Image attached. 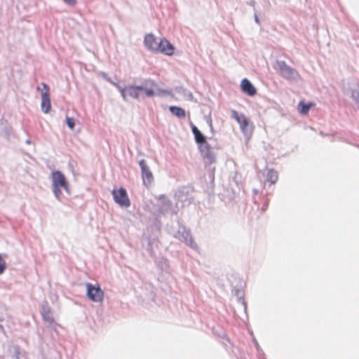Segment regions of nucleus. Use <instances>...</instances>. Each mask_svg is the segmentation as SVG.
I'll return each mask as SVG.
<instances>
[{
	"instance_id": "1",
	"label": "nucleus",
	"mask_w": 359,
	"mask_h": 359,
	"mask_svg": "<svg viewBox=\"0 0 359 359\" xmlns=\"http://www.w3.org/2000/svg\"><path fill=\"white\" fill-rule=\"evenodd\" d=\"M190 127L194 136L195 141L198 146L200 153L205 163H209L210 164L215 163V155L212 151L210 144L208 143L206 137L192 122L190 123Z\"/></svg>"
},
{
	"instance_id": "2",
	"label": "nucleus",
	"mask_w": 359,
	"mask_h": 359,
	"mask_svg": "<svg viewBox=\"0 0 359 359\" xmlns=\"http://www.w3.org/2000/svg\"><path fill=\"white\" fill-rule=\"evenodd\" d=\"M52 188L55 197L60 201H62V191L63 189L67 195H70L69 183L65 175L60 170L52 172Z\"/></svg>"
},
{
	"instance_id": "3",
	"label": "nucleus",
	"mask_w": 359,
	"mask_h": 359,
	"mask_svg": "<svg viewBox=\"0 0 359 359\" xmlns=\"http://www.w3.org/2000/svg\"><path fill=\"white\" fill-rule=\"evenodd\" d=\"M170 233L180 241L185 243L187 245L192 249L196 250L198 245L193 240L189 230L187 229L186 226L182 224L180 221H177V226H172Z\"/></svg>"
},
{
	"instance_id": "4",
	"label": "nucleus",
	"mask_w": 359,
	"mask_h": 359,
	"mask_svg": "<svg viewBox=\"0 0 359 359\" xmlns=\"http://www.w3.org/2000/svg\"><path fill=\"white\" fill-rule=\"evenodd\" d=\"M193 192L194 189L191 187H181L176 191L175 197L178 202L182 203V205H189L194 200Z\"/></svg>"
},
{
	"instance_id": "5",
	"label": "nucleus",
	"mask_w": 359,
	"mask_h": 359,
	"mask_svg": "<svg viewBox=\"0 0 359 359\" xmlns=\"http://www.w3.org/2000/svg\"><path fill=\"white\" fill-rule=\"evenodd\" d=\"M278 69L280 71L281 76L287 80L297 81L300 76L298 72L288 66L283 60L276 62Z\"/></svg>"
},
{
	"instance_id": "6",
	"label": "nucleus",
	"mask_w": 359,
	"mask_h": 359,
	"mask_svg": "<svg viewBox=\"0 0 359 359\" xmlns=\"http://www.w3.org/2000/svg\"><path fill=\"white\" fill-rule=\"evenodd\" d=\"M113 199L116 203L122 208H128L130 205V201L125 188L121 187L119 189H114L111 191Z\"/></svg>"
},
{
	"instance_id": "7",
	"label": "nucleus",
	"mask_w": 359,
	"mask_h": 359,
	"mask_svg": "<svg viewBox=\"0 0 359 359\" xmlns=\"http://www.w3.org/2000/svg\"><path fill=\"white\" fill-rule=\"evenodd\" d=\"M86 285V296L87 297L94 302H101L104 298V292L102 290L99 285H93L90 283H87Z\"/></svg>"
},
{
	"instance_id": "8",
	"label": "nucleus",
	"mask_w": 359,
	"mask_h": 359,
	"mask_svg": "<svg viewBox=\"0 0 359 359\" xmlns=\"http://www.w3.org/2000/svg\"><path fill=\"white\" fill-rule=\"evenodd\" d=\"M142 86H128L126 90H121V96L125 101H128V97L137 100H144V95L142 93Z\"/></svg>"
},
{
	"instance_id": "9",
	"label": "nucleus",
	"mask_w": 359,
	"mask_h": 359,
	"mask_svg": "<svg viewBox=\"0 0 359 359\" xmlns=\"http://www.w3.org/2000/svg\"><path fill=\"white\" fill-rule=\"evenodd\" d=\"M158 200V212L160 214L165 215L172 210V201L165 195L161 194L156 197Z\"/></svg>"
},
{
	"instance_id": "10",
	"label": "nucleus",
	"mask_w": 359,
	"mask_h": 359,
	"mask_svg": "<svg viewBox=\"0 0 359 359\" xmlns=\"http://www.w3.org/2000/svg\"><path fill=\"white\" fill-rule=\"evenodd\" d=\"M139 165L141 169V174L143 180V184L148 187L149 186L151 182L154 181V176L153 174L149 168V166L147 165L145 160L142 159L139 161Z\"/></svg>"
},
{
	"instance_id": "11",
	"label": "nucleus",
	"mask_w": 359,
	"mask_h": 359,
	"mask_svg": "<svg viewBox=\"0 0 359 359\" xmlns=\"http://www.w3.org/2000/svg\"><path fill=\"white\" fill-rule=\"evenodd\" d=\"M142 93L144 95V98L154 97L156 94L154 88L157 86L156 81L151 79H144L142 85Z\"/></svg>"
},
{
	"instance_id": "12",
	"label": "nucleus",
	"mask_w": 359,
	"mask_h": 359,
	"mask_svg": "<svg viewBox=\"0 0 359 359\" xmlns=\"http://www.w3.org/2000/svg\"><path fill=\"white\" fill-rule=\"evenodd\" d=\"M41 85L43 86V89H45L46 91L41 92V107L42 111L45 114H47L50 111V108H51L50 94H49L50 88L45 83H42Z\"/></svg>"
},
{
	"instance_id": "13",
	"label": "nucleus",
	"mask_w": 359,
	"mask_h": 359,
	"mask_svg": "<svg viewBox=\"0 0 359 359\" xmlns=\"http://www.w3.org/2000/svg\"><path fill=\"white\" fill-rule=\"evenodd\" d=\"M159 49L156 53H161L167 55H172L174 54V46L166 39H161L158 42Z\"/></svg>"
},
{
	"instance_id": "14",
	"label": "nucleus",
	"mask_w": 359,
	"mask_h": 359,
	"mask_svg": "<svg viewBox=\"0 0 359 359\" xmlns=\"http://www.w3.org/2000/svg\"><path fill=\"white\" fill-rule=\"evenodd\" d=\"M144 43L148 50L156 53L157 49H159L158 42L153 34H147L144 36Z\"/></svg>"
},
{
	"instance_id": "15",
	"label": "nucleus",
	"mask_w": 359,
	"mask_h": 359,
	"mask_svg": "<svg viewBox=\"0 0 359 359\" xmlns=\"http://www.w3.org/2000/svg\"><path fill=\"white\" fill-rule=\"evenodd\" d=\"M41 314L45 322L49 325H51L53 323L54 320L51 316V309L47 301H43L41 304Z\"/></svg>"
},
{
	"instance_id": "16",
	"label": "nucleus",
	"mask_w": 359,
	"mask_h": 359,
	"mask_svg": "<svg viewBox=\"0 0 359 359\" xmlns=\"http://www.w3.org/2000/svg\"><path fill=\"white\" fill-rule=\"evenodd\" d=\"M241 88L242 91L249 96H254L257 93L256 88L246 78L241 81Z\"/></svg>"
},
{
	"instance_id": "17",
	"label": "nucleus",
	"mask_w": 359,
	"mask_h": 359,
	"mask_svg": "<svg viewBox=\"0 0 359 359\" xmlns=\"http://www.w3.org/2000/svg\"><path fill=\"white\" fill-rule=\"evenodd\" d=\"M240 125V128L243 133L245 137H250L252 133V129L250 126V120L248 117H243L241 122L238 123Z\"/></svg>"
},
{
	"instance_id": "18",
	"label": "nucleus",
	"mask_w": 359,
	"mask_h": 359,
	"mask_svg": "<svg viewBox=\"0 0 359 359\" xmlns=\"http://www.w3.org/2000/svg\"><path fill=\"white\" fill-rule=\"evenodd\" d=\"M169 111L172 115L175 116L179 118H184L186 116V111L181 107L174 105L170 106Z\"/></svg>"
},
{
	"instance_id": "19",
	"label": "nucleus",
	"mask_w": 359,
	"mask_h": 359,
	"mask_svg": "<svg viewBox=\"0 0 359 359\" xmlns=\"http://www.w3.org/2000/svg\"><path fill=\"white\" fill-rule=\"evenodd\" d=\"M232 292L234 294V295L238 298V301L241 302L244 307L245 311L247 310V303L245 302L244 299V292L243 290L238 288H234L232 290Z\"/></svg>"
},
{
	"instance_id": "20",
	"label": "nucleus",
	"mask_w": 359,
	"mask_h": 359,
	"mask_svg": "<svg viewBox=\"0 0 359 359\" xmlns=\"http://www.w3.org/2000/svg\"><path fill=\"white\" fill-rule=\"evenodd\" d=\"M312 105V102H304L303 101H300L298 104L299 112L302 115L307 114Z\"/></svg>"
},
{
	"instance_id": "21",
	"label": "nucleus",
	"mask_w": 359,
	"mask_h": 359,
	"mask_svg": "<svg viewBox=\"0 0 359 359\" xmlns=\"http://www.w3.org/2000/svg\"><path fill=\"white\" fill-rule=\"evenodd\" d=\"M278 178V172L273 169H269L267 170L266 175V179L271 184H275Z\"/></svg>"
},
{
	"instance_id": "22",
	"label": "nucleus",
	"mask_w": 359,
	"mask_h": 359,
	"mask_svg": "<svg viewBox=\"0 0 359 359\" xmlns=\"http://www.w3.org/2000/svg\"><path fill=\"white\" fill-rule=\"evenodd\" d=\"M350 97L359 110V86L357 88L351 89Z\"/></svg>"
},
{
	"instance_id": "23",
	"label": "nucleus",
	"mask_w": 359,
	"mask_h": 359,
	"mask_svg": "<svg viewBox=\"0 0 359 359\" xmlns=\"http://www.w3.org/2000/svg\"><path fill=\"white\" fill-rule=\"evenodd\" d=\"M215 168H209L207 173L205 174V178L208 180L211 184V186L214 184L215 180Z\"/></svg>"
},
{
	"instance_id": "24",
	"label": "nucleus",
	"mask_w": 359,
	"mask_h": 359,
	"mask_svg": "<svg viewBox=\"0 0 359 359\" xmlns=\"http://www.w3.org/2000/svg\"><path fill=\"white\" fill-rule=\"evenodd\" d=\"M156 92L155 95H156L157 96H163V95H171L172 92L171 90H168V89H163V88H156Z\"/></svg>"
},
{
	"instance_id": "25",
	"label": "nucleus",
	"mask_w": 359,
	"mask_h": 359,
	"mask_svg": "<svg viewBox=\"0 0 359 359\" xmlns=\"http://www.w3.org/2000/svg\"><path fill=\"white\" fill-rule=\"evenodd\" d=\"M244 114H239L237 111H231V118L235 119L238 123H240L241 119L245 117Z\"/></svg>"
},
{
	"instance_id": "26",
	"label": "nucleus",
	"mask_w": 359,
	"mask_h": 359,
	"mask_svg": "<svg viewBox=\"0 0 359 359\" xmlns=\"http://www.w3.org/2000/svg\"><path fill=\"white\" fill-rule=\"evenodd\" d=\"M252 341H253L257 351V355L259 358H261V357L262 355H264V352H263L262 349L261 348L258 341H257V339L255 337L252 339Z\"/></svg>"
},
{
	"instance_id": "27",
	"label": "nucleus",
	"mask_w": 359,
	"mask_h": 359,
	"mask_svg": "<svg viewBox=\"0 0 359 359\" xmlns=\"http://www.w3.org/2000/svg\"><path fill=\"white\" fill-rule=\"evenodd\" d=\"M12 134V129L10 127L5 126L3 128V136L6 139L9 140Z\"/></svg>"
},
{
	"instance_id": "28",
	"label": "nucleus",
	"mask_w": 359,
	"mask_h": 359,
	"mask_svg": "<svg viewBox=\"0 0 359 359\" xmlns=\"http://www.w3.org/2000/svg\"><path fill=\"white\" fill-rule=\"evenodd\" d=\"M66 124L67 126L70 128L73 129L75 126V121L74 118L72 117H68L66 118Z\"/></svg>"
},
{
	"instance_id": "29",
	"label": "nucleus",
	"mask_w": 359,
	"mask_h": 359,
	"mask_svg": "<svg viewBox=\"0 0 359 359\" xmlns=\"http://www.w3.org/2000/svg\"><path fill=\"white\" fill-rule=\"evenodd\" d=\"M6 268V263L0 254V274H2Z\"/></svg>"
},
{
	"instance_id": "30",
	"label": "nucleus",
	"mask_w": 359,
	"mask_h": 359,
	"mask_svg": "<svg viewBox=\"0 0 359 359\" xmlns=\"http://www.w3.org/2000/svg\"><path fill=\"white\" fill-rule=\"evenodd\" d=\"M100 74H101L102 77L104 79H105L106 81H108V82H109L110 83H111V84H112V83H114V82L111 80V79L110 77H109V76H108V75H107V73L102 72L100 73Z\"/></svg>"
},
{
	"instance_id": "31",
	"label": "nucleus",
	"mask_w": 359,
	"mask_h": 359,
	"mask_svg": "<svg viewBox=\"0 0 359 359\" xmlns=\"http://www.w3.org/2000/svg\"><path fill=\"white\" fill-rule=\"evenodd\" d=\"M205 120L208 123V126H211L212 125V120L210 114L208 116H205Z\"/></svg>"
},
{
	"instance_id": "32",
	"label": "nucleus",
	"mask_w": 359,
	"mask_h": 359,
	"mask_svg": "<svg viewBox=\"0 0 359 359\" xmlns=\"http://www.w3.org/2000/svg\"><path fill=\"white\" fill-rule=\"evenodd\" d=\"M112 85H114L116 87V88L118 90V91L120 92L121 94V90H126V86L121 87V86H119L118 83H116L115 82L112 83Z\"/></svg>"
},
{
	"instance_id": "33",
	"label": "nucleus",
	"mask_w": 359,
	"mask_h": 359,
	"mask_svg": "<svg viewBox=\"0 0 359 359\" xmlns=\"http://www.w3.org/2000/svg\"><path fill=\"white\" fill-rule=\"evenodd\" d=\"M254 11H255V13H254L255 21L256 23L259 25L260 24V20H259V19L258 18V15H257V12H256L255 8H254Z\"/></svg>"
},
{
	"instance_id": "34",
	"label": "nucleus",
	"mask_w": 359,
	"mask_h": 359,
	"mask_svg": "<svg viewBox=\"0 0 359 359\" xmlns=\"http://www.w3.org/2000/svg\"><path fill=\"white\" fill-rule=\"evenodd\" d=\"M268 205H269V201H266V202L263 205V206H262V212H264V211L267 209V208H268Z\"/></svg>"
},
{
	"instance_id": "35",
	"label": "nucleus",
	"mask_w": 359,
	"mask_h": 359,
	"mask_svg": "<svg viewBox=\"0 0 359 359\" xmlns=\"http://www.w3.org/2000/svg\"><path fill=\"white\" fill-rule=\"evenodd\" d=\"M69 5H74L76 4L75 0H65Z\"/></svg>"
},
{
	"instance_id": "36",
	"label": "nucleus",
	"mask_w": 359,
	"mask_h": 359,
	"mask_svg": "<svg viewBox=\"0 0 359 359\" xmlns=\"http://www.w3.org/2000/svg\"><path fill=\"white\" fill-rule=\"evenodd\" d=\"M15 359H20V352L18 350H15Z\"/></svg>"
},
{
	"instance_id": "37",
	"label": "nucleus",
	"mask_w": 359,
	"mask_h": 359,
	"mask_svg": "<svg viewBox=\"0 0 359 359\" xmlns=\"http://www.w3.org/2000/svg\"><path fill=\"white\" fill-rule=\"evenodd\" d=\"M248 5H250V6H252V7H255V1L254 0H252L249 2L247 3Z\"/></svg>"
},
{
	"instance_id": "38",
	"label": "nucleus",
	"mask_w": 359,
	"mask_h": 359,
	"mask_svg": "<svg viewBox=\"0 0 359 359\" xmlns=\"http://www.w3.org/2000/svg\"><path fill=\"white\" fill-rule=\"evenodd\" d=\"M161 264H163L165 265V269H165V270H166V269H167V268H168V263H167V260H162V261L161 262Z\"/></svg>"
},
{
	"instance_id": "39",
	"label": "nucleus",
	"mask_w": 359,
	"mask_h": 359,
	"mask_svg": "<svg viewBox=\"0 0 359 359\" xmlns=\"http://www.w3.org/2000/svg\"><path fill=\"white\" fill-rule=\"evenodd\" d=\"M188 97H189V99L191 100H193V98H194L193 94L189 91Z\"/></svg>"
},
{
	"instance_id": "40",
	"label": "nucleus",
	"mask_w": 359,
	"mask_h": 359,
	"mask_svg": "<svg viewBox=\"0 0 359 359\" xmlns=\"http://www.w3.org/2000/svg\"><path fill=\"white\" fill-rule=\"evenodd\" d=\"M210 127V132L214 134L215 133V130H214V128H213V126L212 125L211 126H209Z\"/></svg>"
},
{
	"instance_id": "41",
	"label": "nucleus",
	"mask_w": 359,
	"mask_h": 359,
	"mask_svg": "<svg viewBox=\"0 0 359 359\" xmlns=\"http://www.w3.org/2000/svg\"><path fill=\"white\" fill-rule=\"evenodd\" d=\"M25 142H26V144H30L32 142H31V140H29V139H28V140H27L25 141Z\"/></svg>"
},
{
	"instance_id": "42",
	"label": "nucleus",
	"mask_w": 359,
	"mask_h": 359,
	"mask_svg": "<svg viewBox=\"0 0 359 359\" xmlns=\"http://www.w3.org/2000/svg\"><path fill=\"white\" fill-rule=\"evenodd\" d=\"M0 330L4 332V327L0 324Z\"/></svg>"
},
{
	"instance_id": "43",
	"label": "nucleus",
	"mask_w": 359,
	"mask_h": 359,
	"mask_svg": "<svg viewBox=\"0 0 359 359\" xmlns=\"http://www.w3.org/2000/svg\"><path fill=\"white\" fill-rule=\"evenodd\" d=\"M150 247H151V242H150V241H149V243H148V249H149Z\"/></svg>"
},
{
	"instance_id": "44",
	"label": "nucleus",
	"mask_w": 359,
	"mask_h": 359,
	"mask_svg": "<svg viewBox=\"0 0 359 359\" xmlns=\"http://www.w3.org/2000/svg\"><path fill=\"white\" fill-rule=\"evenodd\" d=\"M254 192H255V194H257V191L256 189H254Z\"/></svg>"
},
{
	"instance_id": "45",
	"label": "nucleus",
	"mask_w": 359,
	"mask_h": 359,
	"mask_svg": "<svg viewBox=\"0 0 359 359\" xmlns=\"http://www.w3.org/2000/svg\"><path fill=\"white\" fill-rule=\"evenodd\" d=\"M172 213L177 215V212L176 211H173Z\"/></svg>"
},
{
	"instance_id": "46",
	"label": "nucleus",
	"mask_w": 359,
	"mask_h": 359,
	"mask_svg": "<svg viewBox=\"0 0 359 359\" xmlns=\"http://www.w3.org/2000/svg\"><path fill=\"white\" fill-rule=\"evenodd\" d=\"M355 147L359 149V145L358 144H356Z\"/></svg>"
},
{
	"instance_id": "47",
	"label": "nucleus",
	"mask_w": 359,
	"mask_h": 359,
	"mask_svg": "<svg viewBox=\"0 0 359 359\" xmlns=\"http://www.w3.org/2000/svg\"><path fill=\"white\" fill-rule=\"evenodd\" d=\"M163 266H165V265L163 264H162L161 267H163ZM162 269H163V268H162Z\"/></svg>"
}]
</instances>
